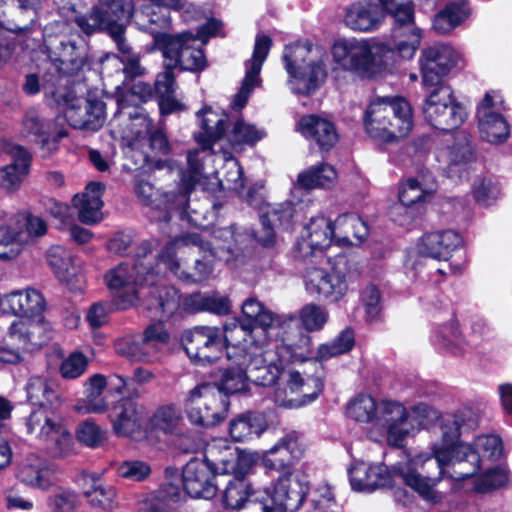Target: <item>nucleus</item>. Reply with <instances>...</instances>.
I'll list each match as a JSON object with an SVG mask.
<instances>
[{
  "label": "nucleus",
  "mask_w": 512,
  "mask_h": 512,
  "mask_svg": "<svg viewBox=\"0 0 512 512\" xmlns=\"http://www.w3.org/2000/svg\"><path fill=\"white\" fill-rule=\"evenodd\" d=\"M47 232L39 216L0 211V260L16 258L26 246Z\"/></svg>",
  "instance_id": "nucleus-14"
},
{
  "label": "nucleus",
  "mask_w": 512,
  "mask_h": 512,
  "mask_svg": "<svg viewBox=\"0 0 512 512\" xmlns=\"http://www.w3.org/2000/svg\"><path fill=\"white\" fill-rule=\"evenodd\" d=\"M182 405L193 425L209 428L227 417L230 402L215 385L202 383L187 392Z\"/></svg>",
  "instance_id": "nucleus-16"
},
{
  "label": "nucleus",
  "mask_w": 512,
  "mask_h": 512,
  "mask_svg": "<svg viewBox=\"0 0 512 512\" xmlns=\"http://www.w3.org/2000/svg\"><path fill=\"white\" fill-rule=\"evenodd\" d=\"M216 475L210 466L199 458L191 459L183 468L184 490L192 498L211 499L217 492L220 481L214 482Z\"/></svg>",
  "instance_id": "nucleus-30"
},
{
  "label": "nucleus",
  "mask_w": 512,
  "mask_h": 512,
  "mask_svg": "<svg viewBox=\"0 0 512 512\" xmlns=\"http://www.w3.org/2000/svg\"><path fill=\"white\" fill-rule=\"evenodd\" d=\"M47 0H0V61L14 50V42L7 34H30L38 25L39 13Z\"/></svg>",
  "instance_id": "nucleus-15"
},
{
  "label": "nucleus",
  "mask_w": 512,
  "mask_h": 512,
  "mask_svg": "<svg viewBox=\"0 0 512 512\" xmlns=\"http://www.w3.org/2000/svg\"><path fill=\"white\" fill-rule=\"evenodd\" d=\"M337 172L328 163L310 166L297 176V187L304 190L330 189L336 185Z\"/></svg>",
  "instance_id": "nucleus-53"
},
{
  "label": "nucleus",
  "mask_w": 512,
  "mask_h": 512,
  "mask_svg": "<svg viewBox=\"0 0 512 512\" xmlns=\"http://www.w3.org/2000/svg\"><path fill=\"white\" fill-rule=\"evenodd\" d=\"M436 191V184L434 182L424 184L417 179L410 178L406 180L399 191V200L402 206L397 210L408 213V208L414 204L426 202L429 200Z\"/></svg>",
  "instance_id": "nucleus-58"
},
{
  "label": "nucleus",
  "mask_w": 512,
  "mask_h": 512,
  "mask_svg": "<svg viewBox=\"0 0 512 512\" xmlns=\"http://www.w3.org/2000/svg\"><path fill=\"white\" fill-rule=\"evenodd\" d=\"M45 309V300L34 288L12 291L2 297V311L27 318L40 315Z\"/></svg>",
  "instance_id": "nucleus-37"
},
{
  "label": "nucleus",
  "mask_w": 512,
  "mask_h": 512,
  "mask_svg": "<svg viewBox=\"0 0 512 512\" xmlns=\"http://www.w3.org/2000/svg\"><path fill=\"white\" fill-rule=\"evenodd\" d=\"M9 153L13 162L0 169V186L11 191L20 186L28 173L30 155L20 146H12Z\"/></svg>",
  "instance_id": "nucleus-52"
},
{
  "label": "nucleus",
  "mask_w": 512,
  "mask_h": 512,
  "mask_svg": "<svg viewBox=\"0 0 512 512\" xmlns=\"http://www.w3.org/2000/svg\"><path fill=\"white\" fill-rule=\"evenodd\" d=\"M463 243L461 235L451 229L425 233L418 242L421 255L438 261H448Z\"/></svg>",
  "instance_id": "nucleus-34"
},
{
  "label": "nucleus",
  "mask_w": 512,
  "mask_h": 512,
  "mask_svg": "<svg viewBox=\"0 0 512 512\" xmlns=\"http://www.w3.org/2000/svg\"><path fill=\"white\" fill-rule=\"evenodd\" d=\"M65 104V118L73 128L97 131L103 126L106 119L103 101L69 95Z\"/></svg>",
  "instance_id": "nucleus-26"
},
{
  "label": "nucleus",
  "mask_w": 512,
  "mask_h": 512,
  "mask_svg": "<svg viewBox=\"0 0 512 512\" xmlns=\"http://www.w3.org/2000/svg\"><path fill=\"white\" fill-rule=\"evenodd\" d=\"M16 477L25 485L44 491L57 482L55 467L35 454L28 455L20 462Z\"/></svg>",
  "instance_id": "nucleus-35"
},
{
  "label": "nucleus",
  "mask_w": 512,
  "mask_h": 512,
  "mask_svg": "<svg viewBox=\"0 0 512 512\" xmlns=\"http://www.w3.org/2000/svg\"><path fill=\"white\" fill-rule=\"evenodd\" d=\"M351 263L346 255L338 254L320 265L308 263L302 271L306 293L329 303L339 302L348 291Z\"/></svg>",
  "instance_id": "nucleus-10"
},
{
  "label": "nucleus",
  "mask_w": 512,
  "mask_h": 512,
  "mask_svg": "<svg viewBox=\"0 0 512 512\" xmlns=\"http://www.w3.org/2000/svg\"><path fill=\"white\" fill-rule=\"evenodd\" d=\"M243 314L249 319L248 323L233 321L229 323L232 331L250 335L253 339L264 336L265 339L280 338L302 331L292 315L274 314L265 310L255 298L247 299L242 305Z\"/></svg>",
  "instance_id": "nucleus-13"
},
{
  "label": "nucleus",
  "mask_w": 512,
  "mask_h": 512,
  "mask_svg": "<svg viewBox=\"0 0 512 512\" xmlns=\"http://www.w3.org/2000/svg\"><path fill=\"white\" fill-rule=\"evenodd\" d=\"M433 342L439 349L454 356H463L474 350L479 339L466 340L455 321L438 327L433 336Z\"/></svg>",
  "instance_id": "nucleus-47"
},
{
  "label": "nucleus",
  "mask_w": 512,
  "mask_h": 512,
  "mask_svg": "<svg viewBox=\"0 0 512 512\" xmlns=\"http://www.w3.org/2000/svg\"><path fill=\"white\" fill-rule=\"evenodd\" d=\"M145 414V407L133 398H121L112 406L109 414L114 433L122 437H133L140 433Z\"/></svg>",
  "instance_id": "nucleus-31"
},
{
  "label": "nucleus",
  "mask_w": 512,
  "mask_h": 512,
  "mask_svg": "<svg viewBox=\"0 0 512 512\" xmlns=\"http://www.w3.org/2000/svg\"><path fill=\"white\" fill-rule=\"evenodd\" d=\"M155 47L162 52L164 63L168 67H180L181 70L200 71L206 66L203 50L191 33L170 35L166 31L151 34Z\"/></svg>",
  "instance_id": "nucleus-18"
},
{
  "label": "nucleus",
  "mask_w": 512,
  "mask_h": 512,
  "mask_svg": "<svg viewBox=\"0 0 512 512\" xmlns=\"http://www.w3.org/2000/svg\"><path fill=\"white\" fill-rule=\"evenodd\" d=\"M447 158L449 161L448 172L451 176L460 172L472 160L473 149L464 132L459 133L458 142L448 149Z\"/></svg>",
  "instance_id": "nucleus-62"
},
{
  "label": "nucleus",
  "mask_w": 512,
  "mask_h": 512,
  "mask_svg": "<svg viewBox=\"0 0 512 512\" xmlns=\"http://www.w3.org/2000/svg\"><path fill=\"white\" fill-rule=\"evenodd\" d=\"M211 471L217 476L234 473L238 466V458L231 446L223 439H214L207 444L204 459Z\"/></svg>",
  "instance_id": "nucleus-48"
},
{
  "label": "nucleus",
  "mask_w": 512,
  "mask_h": 512,
  "mask_svg": "<svg viewBox=\"0 0 512 512\" xmlns=\"http://www.w3.org/2000/svg\"><path fill=\"white\" fill-rule=\"evenodd\" d=\"M307 490L302 481L289 482V478L282 477L273 489L267 485L255 488L252 499L239 512H293L302 505Z\"/></svg>",
  "instance_id": "nucleus-17"
},
{
  "label": "nucleus",
  "mask_w": 512,
  "mask_h": 512,
  "mask_svg": "<svg viewBox=\"0 0 512 512\" xmlns=\"http://www.w3.org/2000/svg\"><path fill=\"white\" fill-rule=\"evenodd\" d=\"M506 106L502 96L496 91L487 92L477 106L476 118L480 137L493 144L506 141L510 126L504 112Z\"/></svg>",
  "instance_id": "nucleus-23"
},
{
  "label": "nucleus",
  "mask_w": 512,
  "mask_h": 512,
  "mask_svg": "<svg viewBox=\"0 0 512 512\" xmlns=\"http://www.w3.org/2000/svg\"><path fill=\"white\" fill-rule=\"evenodd\" d=\"M47 261L56 277L68 285L79 283L78 268L74 264L72 254L60 245L52 246L47 251Z\"/></svg>",
  "instance_id": "nucleus-55"
},
{
  "label": "nucleus",
  "mask_w": 512,
  "mask_h": 512,
  "mask_svg": "<svg viewBox=\"0 0 512 512\" xmlns=\"http://www.w3.org/2000/svg\"><path fill=\"white\" fill-rule=\"evenodd\" d=\"M125 124L123 130H119L120 136L127 140H138L146 137L153 128L152 120L142 107H118L112 125Z\"/></svg>",
  "instance_id": "nucleus-39"
},
{
  "label": "nucleus",
  "mask_w": 512,
  "mask_h": 512,
  "mask_svg": "<svg viewBox=\"0 0 512 512\" xmlns=\"http://www.w3.org/2000/svg\"><path fill=\"white\" fill-rule=\"evenodd\" d=\"M293 215L294 208L289 202L269 205L260 216L262 228L256 232V240L264 247H271L275 242L274 229L288 226Z\"/></svg>",
  "instance_id": "nucleus-40"
},
{
  "label": "nucleus",
  "mask_w": 512,
  "mask_h": 512,
  "mask_svg": "<svg viewBox=\"0 0 512 512\" xmlns=\"http://www.w3.org/2000/svg\"><path fill=\"white\" fill-rule=\"evenodd\" d=\"M103 191V184L91 182L86 186L82 194L74 196L73 205L78 210V216L81 222L94 224L101 220V208L103 206L101 196Z\"/></svg>",
  "instance_id": "nucleus-49"
},
{
  "label": "nucleus",
  "mask_w": 512,
  "mask_h": 512,
  "mask_svg": "<svg viewBox=\"0 0 512 512\" xmlns=\"http://www.w3.org/2000/svg\"><path fill=\"white\" fill-rule=\"evenodd\" d=\"M413 422L402 403L383 400L379 402L374 429L381 437L386 438L389 445L400 447L404 439L414 430Z\"/></svg>",
  "instance_id": "nucleus-25"
},
{
  "label": "nucleus",
  "mask_w": 512,
  "mask_h": 512,
  "mask_svg": "<svg viewBox=\"0 0 512 512\" xmlns=\"http://www.w3.org/2000/svg\"><path fill=\"white\" fill-rule=\"evenodd\" d=\"M335 241L333 223L325 216L312 217L305 225L297 246L301 253L323 251Z\"/></svg>",
  "instance_id": "nucleus-36"
},
{
  "label": "nucleus",
  "mask_w": 512,
  "mask_h": 512,
  "mask_svg": "<svg viewBox=\"0 0 512 512\" xmlns=\"http://www.w3.org/2000/svg\"><path fill=\"white\" fill-rule=\"evenodd\" d=\"M419 65L423 85L434 87L451 71L463 67L464 60L453 46L436 43L422 50Z\"/></svg>",
  "instance_id": "nucleus-22"
},
{
  "label": "nucleus",
  "mask_w": 512,
  "mask_h": 512,
  "mask_svg": "<svg viewBox=\"0 0 512 512\" xmlns=\"http://www.w3.org/2000/svg\"><path fill=\"white\" fill-rule=\"evenodd\" d=\"M244 347L232 346L227 348V358L232 361L234 366L226 368L218 380L214 384L223 395L229 398V395L246 391L249 385L250 377L244 365H239L236 360L239 354L243 353Z\"/></svg>",
  "instance_id": "nucleus-44"
},
{
  "label": "nucleus",
  "mask_w": 512,
  "mask_h": 512,
  "mask_svg": "<svg viewBox=\"0 0 512 512\" xmlns=\"http://www.w3.org/2000/svg\"><path fill=\"white\" fill-rule=\"evenodd\" d=\"M28 401L40 408L26 420L27 432L38 440L56 458L68 456L73 450L72 434L51 410L59 402L55 384L45 377L33 376L26 384Z\"/></svg>",
  "instance_id": "nucleus-4"
},
{
  "label": "nucleus",
  "mask_w": 512,
  "mask_h": 512,
  "mask_svg": "<svg viewBox=\"0 0 512 512\" xmlns=\"http://www.w3.org/2000/svg\"><path fill=\"white\" fill-rule=\"evenodd\" d=\"M303 454L300 434L291 431L280 438L275 445L266 450L262 456V466L265 475L270 478L273 485L282 477L289 478V482L300 481L292 472V466Z\"/></svg>",
  "instance_id": "nucleus-20"
},
{
  "label": "nucleus",
  "mask_w": 512,
  "mask_h": 512,
  "mask_svg": "<svg viewBox=\"0 0 512 512\" xmlns=\"http://www.w3.org/2000/svg\"><path fill=\"white\" fill-rule=\"evenodd\" d=\"M329 319L326 307L316 304H305L299 311V320L307 332H315L324 328Z\"/></svg>",
  "instance_id": "nucleus-64"
},
{
  "label": "nucleus",
  "mask_w": 512,
  "mask_h": 512,
  "mask_svg": "<svg viewBox=\"0 0 512 512\" xmlns=\"http://www.w3.org/2000/svg\"><path fill=\"white\" fill-rule=\"evenodd\" d=\"M355 344L354 333L351 329L343 330L331 342L321 344L317 349V359L328 360L332 357L349 352Z\"/></svg>",
  "instance_id": "nucleus-63"
},
{
  "label": "nucleus",
  "mask_w": 512,
  "mask_h": 512,
  "mask_svg": "<svg viewBox=\"0 0 512 512\" xmlns=\"http://www.w3.org/2000/svg\"><path fill=\"white\" fill-rule=\"evenodd\" d=\"M431 464L432 457L424 454H419L405 463H399L393 467L392 472L382 464H360L349 471L350 483L355 491L372 492L377 488L396 484L399 478L425 501L435 504L441 501L442 494L435 489L439 478L430 476L429 469L426 468Z\"/></svg>",
  "instance_id": "nucleus-3"
},
{
  "label": "nucleus",
  "mask_w": 512,
  "mask_h": 512,
  "mask_svg": "<svg viewBox=\"0 0 512 512\" xmlns=\"http://www.w3.org/2000/svg\"><path fill=\"white\" fill-rule=\"evenodd\" d=\"M153 428L165 433H176L183 424L181 410L174 404H166L156 409L150 419Z\"/></svg>",
  "instance_id": "nucleus-61"
},
{
  "label": "nucleus",
  "mask_w": 512,
  "mask_h": 512,
  "mask_svg": "<svg viewBox=\"0 0 512 512\" xmlns=\"http://www.w3.org/2000/svg\"><path fill=\"white\" fill-rule=\"evenodd\" d=\"M231 308L230 300L218 293H194L184 298V309L187 312L207 311L225 315Z\"/></svg>",
  "instance_id": "nucleus-57"
},
{
  "label": "nucleus",
  "mask_w": 512,
  "mask_h": 512,
  "mask_svg": "<svg viewBox=\"0 0 512 512\" xmlns=\"http://www.w3.org/2000/svg\"><path fill=\"white\" fill-rule=\"evenodd\" d=\"M143 255L134 263H121L110 269L105 274V282L108 288L117 298L116 305L119 309H127L137 305L141 293L137 286L153 285L155 275L160 272L159 263L152 267L154 256L148 249V244L142 247Z\"/></svg>",
  "instance_id": "nucleus-9"
},
{
  "label": "nucleus",
  "mask_w": 512,
  "mask_h": 512,
  "mask_svg": "<svg viewBox=\"0 0 512 512\" xmlns=\"http://www.w3.org/2000/svg\"><path fill=\"white\" fill-rule=\"evenodd\" d=\"M230 325L223 328L216 326H196L185 332L184 349L189 359L196 365H208L219 360L223 355L224 344L232 339Z\"/></svg>",
  "instance_id": "nucleus-19"
},
{
  "label": "nucleus",
  "mask_w": 512,
  "mask_h": 512,
  "mask_svg": "<svg viewBox=\"0 0 512 512\" xmlns=\"http://www.w3.org/2000/svg\"><path fill=\"white\" fill-rule=\"evenodd\" d=\"M298 131L307 140L314 142L321 150H330L338 141L334 124L317 115L302 117L297 124Z\"/></svg>",
  "instance_id": "nucleus-41"
},
{
  "label": "nucleus",
  "mask_w": 512,
  "mask_h": 512,
  "mask_svg": "<svg viewBox=\"0 0 512 512\" xmlns=\"http://www.w3.org/2000/svg\"><path fill=\"white\" fill-rule=\"evenodd\" d=\"M335 242L340 245L361 243L368 235L366 223L356 214L340 215L333 223Z\"/></svg>",
  "instance_id": "nucleus-51"
},
{
  "label": "nucleus",
  "mask_w": 512,
  "mask_h": 512,
  "mask_svg": "<svg viewBox=\"0 0 512 512\" xmlns=\"http://www.w3.org/2000/svg\"><path fill=\"white\" fill-rule=\"evenodd\" d=\"M328 56L323 48L309 43L286 45L282 60L291 92L311 95L327 77Z\"/></svg>",
  "instance_id": "nucleus-8"
},
{
  "label": "nucleus",
  "mask_w": 512,
  "mask_h": 512,
  "mask_svg": "<svg viewBox=\"0 0 512 512\" xmlns=\"http://www.w3.org/2000/svg\"><path fill=\"white\" fill-rule=\"evenodd\" d=\"M132 0H111L94 6L88 15H80L74 5L68 4L59 8V14L66 23L75 22L79 29L90 35L98 30H106L116 43L120 58L135 54L123 37L125 25L134 14Z\"/></svg>",
  "instance_id": "nucleus-6"
},
{
  "label": "nucleus",
  "mask_w": 512,
  "mask_h": 512,
  "mask_svg": "<svg viewBox=\"0 0 512 512\" xmlns=\"http://www.w3.org/2000/svg\"><path fill=\"white\" fill-rule=\"evenodd\" d=\"M23 133L26 136H34L36 142L49 150L55 149L58 141L67 135L64 128H58L55 121L42 118L35 110L26 113Z\"/></svg>",
  "instance_id": "nucleus-38"
},
{
  "label": "nucleus",
  "mask_w": 512,
  "mask_h": 512,
  "mask_svg": "<svg viewBox=\"0 0 512 512\" xmlns=\"http://www.w3.org/2000/svg\"><path fill=\"white\" fill-rule=\"evenodd\" d=\"M200 235L204 239V235ZM243 238L244 235L236 234L233 227L216 228L212 232V239L203 240V245L210 256L228 263L238 256L237 246Z\"/></svg>",
  "instance_id": "nucleus-46"
},
{
  "label": "nucleus",
  "mask_w": 512,
  "mask_h": 512,
  "mask_svg": "<svg viewBox=\"0 0 512 512\" xmlns=\"http://www.w3.org/2000/svg\"><path fill=\"white\" fill-rule=\"evenodd\" d=\"M423 105L425 120L439 130H450L460 126L466 119L464 107L458 104L449 86L434 85Z\"/></svg>",
  "instance_id": "nucleus-21"
},
{
  "label": "nucleus",
  "mask_w": 512,
  "mask_h": 512,
  "mask_svg": "<svg viewBox=\"0 0 512 512\" xmlns=\"http://www.w3.org/2000/svg\"><path fill=\"white\" fill-rule=\"evenodd\" d=\"M365 132L372 139L394 143L407 137L412 131L413 113L403 97H377L364 113Z\"/></svg>",
  "instance_id": "nucleus-7"
},
{
  "label": "nucleus",
  "mask_w": 512,
  "mask_h": 512,
  "mask_svg": "<svg viewBox=\"0 0 512 512\" xmlns=\"http://www.w3.org/2000/svg\"><path fill=\"white\" fill-rule=\"evenodd\" d=\"M311 338L303 331L275 339H251L236 363L244 365L250 381L260 386L276 383L288 363L304 362L311 353Z\"/></svg>",
  "instance_id": "nucleus-2"
},
{
  "label": "nucleus",
  "mask_w": 512,
  "mask_h": 512,
  "mask_svg": "<svg viewBox=\"0 0 512 512\" xmlns=\"http://www.w3.org/2000/svg\"><path fill=\"white\" fill-rule=\"evenodd\" d=\"M468 15L469 6L466 1L451 2L436 15L433 26L439 33H447L461 24Z\"/></svg>",
  "instance_id": "nucleus-59"
},
{
  "label": "nucleus",
  "mask_w": 512,
  "mask_h": 512,
  "mask_svg": "<svg viewBox=\"0 0 512 512\" xmlns=\"http://www.w3.org/2000/svg\"><path fill=\"white\" fill-rule=\"evenodd\" d=\"M83 494L89 504L103 510H112L116 505V491L96 474H84L82 477Z\"/></svg>",
  "instance_id": "nucleus-50"
},
{
  "label": "nucleus",
  "mask_w": 512,
  "mask_h": 512,
  "mask_svg": "<svg viewBox=\"0 0 512 512\" xmlns=\"http://www.w3.org/2000/svg\"><path fill=\"white\" fill-rule=\"evenodd\" d=\"M267 428L265 418L257 413H244L231 420L229 434L235 442L259 437Z\"/></svg>",
  "instance_id": "nucleus-56"
},
{
  "label": "nucleus",
  "mask_w": 512,
  "mask_h": 512,
  "mask_svg": "<svg viewBox=\"0 0 512 512\" xmlns=\"http://www.w3.org/2000/svg\"><path fill=\"white\" fill-rule=\"evenodd\" d=\"M271 46L272 40L269 36L264 34L256 36L252 57L245 63L246 71L242 85L232 102L233 109H242L246 105L253 89L260 86L261 79L259 74Z\"/></svg>",
  "instance_id": "nucleus-28"
},
{
  "label": "nucleus",
  "mask_w": 512,
  "mask_h": 512,
  "mask_svg": "<svg viewBox=\"0 0 512 512\" xmlns=\"http://www.w3.org/2000/svg\"><path fill=\"white\" fill-rule=\"evenodd\" d=\"M286 390H277L275 403L283 408H299L314 401L323 389L322 381L317 377L304 380L297 371H289L286 379Z\"/></svg>",
  "instance_id": "nucleus-27"
},
{
  "label": "nucleus",
  "mask_w": 512,
  "mask_h": 512,
  "mask_svg": "<svg viewBox=\"0 0 512 512\" xmlns=\"http://www.w3.org/2000/svg\"><path fill=\"white\" fill-rule=\"evenodd\" d=\"M385 20L382 5L368 0L357 1L347 6L344 24L353 31L371 32L378 29Z\"/></svg>",
  "instance_id": "nucleus-33"
},
{
  "label": "nucleus",
  "mask_w": 512,
  "mask_h": 512,
  "mask_svg": "<svg viewBox=\"0 0 512 512\" xmlns=\"http://www.w3.org/2000/svg\"><path fill=\"white\" fill-rule=\"evenodd\" d=\"M169 333L162 322L149 325L142 335H129L115 342L119 355L136 361H151L159 350L168 344Z\"/></svg>",
  "instance_id": "nucleus-24"
},
{
  "label": "nucleus",
  "mask_w": 512,
  "mask_h": 512,
  "mask_svg": "<svg viewBox=\"0 0 512 512\" xmlns=\"http://www.w3.org/2000/svg\"><path fill=\"white\" fill-rule=\"evenodd\" d=\"M333 60L344 70L363 78H373L385 72L389 50L377 41L355 37L337 39L331 49Z\"/></svg>",
  "instance_id": "nucleus-11"
},
{
  "label": "nucleus",
  "mask_w": 512,
  "mask_h": 512,
  "mask_svg": "<svg viewBox=\"0 0 512 512\" xmlns=\"http://www.w3.org/2000/svg\"><path fill=\"white\" fill-rule=\"evenodd\" d=\"M464 423L462 413L447 416L438 428L439 439L432 444L433 464L438 470L439 481L444 475L446 466L458 465L459 469L452 476L463 480L475 475L481 468L482 458L498 460L503 455V443L497 435H482L475 439L474 445L459 440L461 427Z\"/></svg>",
  "instance_id": "nucleus-1"
},
{
  "label": "nucleus",
  "mask_w": 512,
  "mask_h": 512,
  "mask_svg": "<svg viewBox=\"0 0 512 512\" xmlns=\"http://www.w3.org/2000/svg\"><path fill=\"white\" fill-rule=\"evenodd\" d=\"M201 252L207 253L204 249L203 238L199 233L184 235L169 242L158 255L159 265L163 264L179 279L189 282H199L209 277L212 272V265L208 256L203 259H194L192 271L187 267L186 255H195ZM209 257H211L209 255Z\"/></svg>",
  "instance_id": "nucleus-12"
},
{
  "label": "nucleus",
  "mask_w": 512,
  "mask_h": 512,
  "mask_svg": "<svg viewBox=\"0 0 512 512\" xmlns=\"http://www.w3.org/2000/svg\"><path fill=\"white\" fill-rule=\"evenodd\" d=\"M40 325L27 318L14 320L8 329L5 339L18 349L32 351L42 344V340L36 337Z\"/></svg>",
  "instance_id": "nucleus-54"
},
{
  "label": "nucleus",
  "mask_w": 512,
  "mask_h": 512,
  "mask_svg": "<svg viewBox=\"0 0 512 512\" xmlns=\"http://www.w3.org/2000/svg\"><path fill=\"white\" fill-rule=\"evenodd\" d=\"M198 118L202 132L195 135V140L201 146V150H197L200 155L201 152L211 150L213 144L222 138L226 130L227 115L205 107L198 112ZM197 159L202 168L199 156Z\"/></svg>",
  "instance_id": "nucleus-43"
},
{
  "label": "nucleus",
  "mask_w": 512,
  "mask_h": 512,
  "mask_svg": "<svg viewBox=\"0 0 512 512\" xmlns=\"http://www.w3.org/2000/svg\"><path fill=\"white\" fill-rule=\"evenodd\" d=\"M379 403L366 394H359L347 405V416L357 422L370 423L373 427L378 415Z\"/></svg>",
  "instance_id": "nucleus-60"
},
{
  "label": "nucleus",
  "mask_w": 512,
  "mask_h": 512,
  "mask_svg": "<svg viewBox=\"0 0 512 512\" xmlns=\"http://www.w3.org/2000/svg\"><path fill=\"white\" fill-rule=\"evenodd\" d=\"M422 40V31L416 25L393 26L391 44L381 42L388 50L385 71L389 70L397 58L411 59L418 50Z\"/></svg>",
  "instance_id": "nucleus-32"
},
{
  "label": "nucleus",
  "mask_w": 512,
  "mask_h": 512,
  "mask_svg": "<svg viewBox=\"0 0 512 512\" xmlns=\"http://www.w3.org/2000/svg\"><path fill=\"white\" fill-rule=\"evenodd\" d=\"M221 477V483L226 485L223 492V504L231 509L241 510L247 501L252 499L253 490L263 487L259 481L248 482L238 469L234 473Z\"/></svg>",
  "instance_id": "nucleus-45"
},
{
  "label": "nucleus",
  "mask_w": 512,
  "mask_h": 512,
  "mask_svg": "<svg viewBox=\"0 0 512 512\" xmlns=\"http://www.w3.org/2000/svg\"><path fill=\"white\" fill-rule=\"evenodd\" d=\"M147 308L154 311L155 316L168 320L184 309V299L174 286H155L148 292Z\"/></svg>",
  "instance_id": "nucleus-42"
},
{
  "label": "nucleus",
  "mask_w": 512,
  "mask_h": 512,
  "mask_svg": "<svg viewBox=\"0 0 512 512\" xmlns=\"http://www.w3.org/2000/svg\"><path fill=\"white\" fill-rule=\"evenodd\" d=\"M186 5L187 0H149L141 8L134 9L133 22L139 30L150 35L167 31L170 18L166 8L180 10Z\"/></svg>",
  "instance_id": "nucleus-29"
},
{
  "label": "nucleus",
  "mask_w": 512,
  "mask_h": 512,
  "mask_svg": "<svg viewBox=\"0 0 512 512\" xmlns=\"http://www.w3.org/2000/svg\"><path fill=\"white\" fill-rule=\"evenodd\" d=\"M198 151H189L187 155L188 168L182 174L183 191L160 194L154 185L140 177H135L134 192L138 199L155 210H164L161 218L168 221L171 212H177L181 219H186L195 226L202 225L206 208L200 211L198 207L191 208L188 195L196 185H204V175L197 159Z\"/></svg>",
  "instance_id": "nucleus-5"
}]
</instances>
